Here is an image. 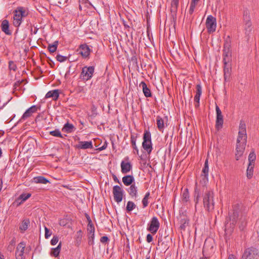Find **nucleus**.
I'll return each instance as SVG.
<instances>
[{"mask_svg":"<svg viewBox=\"0 0 259 259\" xmlns=\"http://www.w3.org/2000/svg\"><path fill=\"white\" fill-rule=\"evenodd\" d=\"M179 0H171V12H176L177 11L179 5Z\"/></svg>","mask_w":259,"mask_h":259,"instance_id":"4c0bfd02","label":"nucleus"},{"mask_svg":"<svg viewBox=\"0 0 259 259\" xmlns=\"http://www.w3.org/2000/svg\"><path fill=\"white\" fill-rule=\"evenodd\" d=\"M42 113H39L37 116L36 117V118H35V120L37 121V120H40V118H42Z\"/></svg>","mask_w":259,"mask_h":259,"instance_id":"052dcab7","label":"nucleus"},{"mask_svg":"<svg viewBox=\"0 0 259 259\" xmlns=\"http://www.w3.org/2000/svg\"><path fill=\"white\" fill-rule=\"evenodd\" d=\"M9 68L11 70H13L15 71L17 69V67L14 61H10L9 62Z\"/></svg>","mask_w":259,"mask_h":259,"instance_id":"de8ad7c7","label":"nucleus"},{"mask_svg":"<svg viewBox=\"0 0 259 259\" xmlns=\"http://www.w3.org/2000/svg\"><path fill=\"white\" fill-rule=\"evenodd\" d=\"M15 240L14 239H13L10 242V245L12 246H14L15 245Z\"/></svg>","mask_w":259,"mask_h":259,"instance_id":"680f3d73","label":"nucleus"},{"mask_svg":"<svg viewBox=\"0 0 259 259\" xmlns=\"http://www.w3.org/2000/svg\"><path fill=\"white\" fill-rule=\"evenodd\" d=\"M88 240H94L95 234L88 233Z\"/></svg>","mask_w":259,"mask_h":259,"instance_id":"bf43d9fd","label":"nucleus"},{"mask_svg":"<svg viewBox=\"0 0 259 259\" xmlns=\"http://www.w3.org/2000/svg\"><path fill=\"white\" fill-rule=\"evenodd\" d=\"M196 93L194 97L195 102H199L200 101V98L202 94V87L200 84H198L196 86Z\"/></svg>","mask_w":259,"mask_h":259,"instance_id":"bb28decb","label":"nucleus"},{"mask_svg":"<svg viewBox=\"0 0 259 259\" xmlns=\"http://www.w3.org/2000/svg\"><path fill=\"white\" fill-rule=\"evenodd\" d=\"M56 59L58 61H59L60 62H63L67 60V57L66 56L61 55H58L56 56Z\"/></svg>","mask_w":259,"mask_h":259,"instance_id":"8fccbe9b","label":"nucleus"},{"mask_svg":"<svg viewBox=\"0 0 259 259\" xmlns=\"http://www.w3.org/2000/svg\"><path fill=\"white\" fill-rule=\"evenodd\" d=\"M50 134L54 137L62 138L61 133L59 130L51 131Z\"/></svg>","mask_w":259,"mask_h":259,"instance_id":"49530a36","label":"nucleus"},{"mask_svg":"<svg viewBox=\"0 0 259 259\" xmlns=\"http://www.w3.org/2000/svg\"><path fill=\"white\" fill-rule=\"evenodd\" d=\"M14 13L13 24L15 27H18L22 23V17L19 14L15 13V10Z\"/></svg>","mask_w":259,"mask_h":259,"instance_id":"5701e85b","label":"nucleus"},{"mask_svg":"<svg viewBox=\"0 0 259 259\" xmlns=\"http://www.w3.org/2000/svg\"><path fill=\"white\" fill-rule=\"evenodd\" d=\"M58 45V41H55L52 45L49 44L48 47V49L51 53H54L56 51Z\"/></svg>","mask_w":259,"mask_h":259,"instance_id":"f704fd0d","label":"nucleus"},{"mask_svg":"<svg viewBox=\"0 0 259 259\" xmlns=\"http://www.w3.org/2000/svg\"><path fill=\"white\" fill-rule=\"evenodd\" d=\"M215 110L217 112V119H216V122H215V128L219 130L220 129L222 128L223 127V123H224V119H223V116L222 115L221 110H220L219 106L216 105L215 106Z\"/></svg>","mask_w":259,"mask_h":259,"instance_id":"9d476101","label":"nucleus"},{"mask_svg":"<svg viewBox=\"0 0 259 259\" xmlns=\"http://www.w3.org/2000/svg\"><path fill=\"white\" fill-rule=\"evenodd\" d=\"M142 204L143 207L145 208L148 206V199H146V198H143L142 199Z\"/></svg>","mask_w":259,"mask_h":259,"instance_id":"5fc2aeb1","label":"nucleus"},{"mask_svg":"<svg viewBox=\"0 0 259 259\" xmlns=\"http://www.w3.org/2000/svg\"><path fill=\"white\" fill-rule=\"evenodd\" d=\"M140 86H142L143 92L146 97H151V93L150 89L147 87L146 83L144 81H142L140 84Z\"/></svg>","mask_w":259,"mask_h":259,"instance_id":"393cba45","label":"nucleus"},{"mask_svg":"<svg viewBox=\"0 0 259 259\" xmlns=\"http://www.w3.org/2000/svg\"><path fill=\"white\" fill-rule=\"evenodd\" d=\"M82 238V234L81 230L77 232L75 238V243L77 246H79L81 242Z\"/></svg>","mask_w":259,"mask_h":259,"instance_id":"e433bc0d","label":"nucleus"},{"mask_svg":"<svg viewBox=\"0 0 259 259\" xmlns=\"http://www.w3.org/2000/svg\"><path fill=\"white\" fill-rule=\"evenodd\" d=\"M88 220L89 221V223L87 226V230L88 233L94 234L95 233V227L93 223H92V221L90 219V217L88 216Z\"/></svg>","mask_w":259,"mask_h":259,"instance_id":"c9c22d12","label":"nucleus"},{"mask_svg":"<svg viewBox=\"0 0 259 259\" xmlns=\"http://www.w3.org/2000/svg\"><path fill=\"white\" fill-rule=\"evenodd\" d=\"M34 182L35 183H40L46 184L49 182V180L42 176H39L34 178Z\"/></svg>","mask_w":259,"mask_h":259,"instance_id":"473e14b6","label":"nucleus"},{"mask_svg":"<svg viewBox=\"0 0 259 259\" xmlns=\"http://www.w3.org/2000/svg\"><path fill=\"white\" fill-rule=\"evenodd\" d=\"M153 240V237L150 234H148L146 237V241L147 242L150 243Z\"/></svg>","mask_w":259,"mask_h":259,"instance_id":"13d9d810","label":"nucleus"},{"mask_svg":"<svg viewBox=\"0 0 259 259\" xmlns=\"http://www.w3.org/2000/svg\"><path fill=\"white\" fill-rule=\"evenodd\" d=\"M205 25L209 33L214 32L217 27L216 18L212 15L208 16L206 20Z\"/></svg>","mask_w":259,"mask_h":259,"instance_id":"20e7f679","label":"nucleus"},{"mask_svg":"<svg viewBox=\"0 0 259 259\" xmlns=\"http://www.w3.org/2000/svg\"><path fill=\"white\" fill-rule=\"evenodd\" d=\"M256 159V155L254 151H252L250 153L248 156L249 164H254Z\"/></svg>","mask_w":259,"mask_h":259,"instance_id":"a19ab883","label":"nucleus"},{"mask_svg":"<svg viewBox=\"0 0 259 259\" xmlns=\"http://www.w3.org/2000/svg\"><path fill=\"white\" fill-rule=\"evenodd\" d=\"M224 63V79L227 81L229 79L231 71H232V65L231 62H223Z\"/></svg>","mask_w":259,"mask_h":259,"instance_id":"4468645a","label":"nucleus"},{"mask_svg":"<svg viewBox=\"0 0 259 259\" xmlns=\"http://www.w3.org/2000/svg\"><path fill=\"white\" fill-rule=\"evenodd\" d=\"M196 5L197 4H196L195 3L191 2L190 6V9H189V13L190 15H192L193 13V12L194 11V9H195V7H196Z\"/></svg>","mask_w":259,"mask_h":259,"instance_id":"3c124183","label":"nucleus"},{"mask_svg":"<svg viewBox=\"0 0 259 259\" xmlns=\"http://www.w3.org/2000/svg\"><path fill=\"white\" fill-rule=\"evenodd\" d=\"M58 242V237L57 236H54L51 241V243L52 245H56Z\"/></svg>","mask_w":259,"mask_h":259,"instance_id":"603ef678","label":"nucleus"},{"mask_svg":"<svg viewBox=\"0 0 259 259\" xmlns=\"http://www.w3.org/2000/svg\"><path fill=\"white\" fill-rule=\"evenodd\" d=\"M29 224V220H25L23 221L21 226L19 227L20 230L22 231H26L28 225Z\"/></svg>","mask_w":259,"mask_h":259,"instance_id":"79ce46f5","label":"nucleus"},{"mask_svg":"<svg viewBox=\"0 0 259 259\" xmlns=\"http://www.w3.org/2000/svg\"><path fill=\"white\" fill-rule=\"evenodd\" d=\"M79 54L84 58H87L89 57L91 53V49L85 44L80 45L79 47Z\"/></svg>","mask_w":259,"mask_h":259,"instance_id":"ddd939ff","label":"nucleus"},{"mask_svg":"<svg viewBox=\"0 0 259 259\" xmlns=\"http://www.w3.org/2000/svg\"><path fill=\"white\" fill-rule=\"evenodd\" d=\"M113 180L115 182H117L118 183H120V182L119 181V180L118 179V178L116 177V176L114 175L113 177Z\"/></svg>","mask_w":259,"mask_h":259,"instance_id":"69168bd1","label":"nucleus"},{"mask_svg":"<svg viewBox=\"0 0 259 259\" xmlns=\"http://www.w3.org/2000/svg\"><path fill=\"white\" fill-rule=\"evenodd\" d=\"M59 96V92L58 90H54L48 92L45 96L46 98H52L54 100L58 99Z\"/></svg>","mask_w":259,"mask_h":259,"instance_id":"412c9836","label":"nucleus"},{"mask_svg":"<svg viewBox=\"0 0 259 259\" xmlns=\"http://www.w3.org/2000/svg\"><path fill=\"white\" fill-rule=\"evenodd\" d=\"M243 19L244 21V28L245 33L249 34L251 30V22L250 19L249 13L247 10H245L243 12Z\"/></svg>","mask_w":259,"mask_h":259,"instance_id":"0eeeda50","label":"nucleus"},{"mask_svg":"<svg viewBox=\"0 0 259 259\" xmlns=\"http://www.w3.org/2000/svg\"><path fill=\"white\" fill-rule=\"evenodd\" d=\"M247 143V134L246 124L243 121H240L239 132L237 139L235 158L239 160L243 155Z\"/></svg>","mask_w":259,"mask_h":259,"instance_id":"f257e3e1","label":"nucleus"},{"mask_svg":"<svg viewBox=\"0 0 259 259\" xmlns=\"http://www.w3.org/2000/svg\"><path fill=\"white\" fill-rule=\"evenodd\" d=\"M94 67L85 66L82 68V71L81 72V77L84 80H88L91 78L93 73L94 72Z\"/></svg>","mask_w":259,"mask_h":259,"instance_id":"423d86ee","label":"nucleus"},{"mask_svg":"<svg viewBox=\"0 0 259 259\" xmlns=\"http://www.w3.org/2000/svg\"><path fill=\"white\" fill-rule=\"evenodd\" d=\"M94 243V240H88V244L90 245H93Z\"/></svg>","mask_w":259,"mask_h":259,"instance_id":"0e129e2a","label":"nucleus"},{"mask_svg":"<svg viewBox=\"0 0 259 259\" xmlns=\"http://www.w3.org/2000/svg\"><path fill=\"white\" fill-rule=\"evenodd\" d=\"M136 207L135 204L131 201H129L127 203L126 209L127 211H131Z\"/></svg>","mask_w":259,"mask_h":259,"instance_id":"a18cd8bd","label":"nucleus"},{"mask_svg":"<svg viewBox=\"0 0 259 259\" xmlns=\"http://www.w3.org/2000/svg\"><path fill=\"white\" fill-rule=\"evenodd\" d=\"M108 240V238L105 236L102 237L100 239V241L103 243L107 242Z\"/></svg>","mask_w":259,"mask_h":259,"instance_id":"4d7b16f0","label":"nucleus"},{"mask_svg":"<svg viewBox=\"0 0 259 259\" xmlns=\"http://www.w3.org/2000/svg\"><path fill=\"white\" fill-rule=\"evenodd\" d=\"M209 167H208V161L206 159L204 162V167L202 170V175L208 176Z\"/></svg>","mask_w":259,"mask_h":259,"instance_id":"ea45409f","label":"nucleus"},{"mask_svg":"<svg viewBox=\"0 0 259 259\" xmlns=\"http://www.w3.org/2000/svg\"><path fill=\"white\" fill-rule=\"evenodd\" d=\"M45 237H46V238H48L52 235V233L50 231V230L48 228H47V227H45Z\"/></svg>","mask_w":259,"mask_h":259,"instance_id":"864d4df0","label":"nucleus"},{"mask_svg":"<svg viewBox=\"0 0 259 259\" xmlns=\"http://www.w3.org/2000/svg\"><path fill=\"white\" fill-rule=\"evenodd\" d=\"M213 251V246L210 243L209 241L207 240L205 241L203 247V254L207 253L209 251L210 253Z\"/></svg>","mask_w":259,"mask_h":259,"instance_id":"6ab92c4d","label":"nucleus"},{"mask_svg":"<svg viewBox=\"0 0 259 259\" xmlns=\"http://www.w3.org/2000/svg\"><path fill=\"white\" fill-rule=\"evenodd\" d=\"M113 194L114 200L117 203L120 202L122 200L123 190L120 186L115 185L113 188Z\"/></svg>","mask_w":259,"mask_h":259,"instance_id":"6e6552de","label":"nucleus"},{"mask_svg":"<svg viewBox=\"0 0 259 259\" xmlns=\"http://www.w3.org/2000/svg\"><path fill=\"white\" fill-rule=\"evenodd\" d=\"M156 122L158 129L159 131L162 132L164 128V120L160 116H157Z\"/></svg>","mask_w":259,"mask_h":259,"instance_id":"cd10ccee","label":"nucleus"},{"mask_svg":"<svg viewBox=\"0 0 259 259\" xmlns=\"http://www.w3.org/2000/svg\"><path fill=\"white\" fill-rule=\"evenodd\" d=\"M203 206L205 210L211 212L214 208V192L212 190H208L203 195Z\"/></svg>","mask_w":259,"mask_h":259,"instance_id":"f03ea898","label":"nucleus"},{"mask_svg":"<svg viewBox=\"0 0 259 259\" xmlns=\"http://www.w3.org/2000/svg\"><path fill=\"white\" fill-rule=\"evenodd\" d=\"M30 196V193H23L19 196V199H21L23 201H24L28 199Z\"/></svg>","mask_w":259,"mask_h":259,"instance_id":"09e8293b","label":"nucleus"},{"mask_svg":"<svg viewBox=\"0 0 259 259\" xmlns=\"http://www.w3.org/2000/svg\"><path fill=\"white\" fill-rule=\"evenodd\" d=\"M129 195L132 197H137L138 196V188L135 184H132L127 190Z\"/></svg>","mask_w":259,"mask_h":259,"instance_id":"4be33fe9","label":"nucleus"},{"mask_svg":"<svg viewBox=\"0 0 259 259\" xmlns=\"http://www.w3.org/2000/svg\"><path fill=\"white\" fill-rule=\"evenodd\" d=\"M137 137V134H132L131 135V142L133 148L136 151L137 154H139V150L136 146V140Z\"/></svg>","mask_w":259,"mask_h":259,"instance_id":"b1692460","label":"nucleus"},{"mask_svg":"<svg viewBox=\"0 0 259 259\" xmlns=\"http://www.w3.org/2000/svg\"><path fill=\"white\" fill-rule=\"evenodd\" d=\"M200 195V191L198 188L197 183H196L195 188L194 190V201L195 203V207H196L197 204L199 202V198Z\"/></svg>","mask_w":259,"mask_h":259,"instance_id":"c85d7f7f","label":"nucleus"},{"mask_svg":"<svg viewBox=\"0 0 259 259\" xmlns=\"http://www.w3.org/2000/svg\"><path fill=\"white\" fill-rule=\"evenodd\" d=\"M142 147L149 154L152 151V144L151 142V135L149 131H145L144 132Z\"/></svg>","mask_w":259,"mask_h":259,"instance_id":"7ed1b4c3","label":"nucleus"},{"mask_svg":"<svg viewBox=\"0 0 259 259\" xmlns=\"http://www.w3.org/2000/svg\"><path fill=\"white\" fill-rule=\"evenodd\" d=\"M257 250L254 248H248L246 249L243 255L242 259H256Z\"/></svg>","mask_w":259,"mask_h":259,"instance_id":"1a4fd4ad","label":"nucleus"},{"mask_svg":"<svg viewBox=\"0 0 259 259\" xmlns=\"http://www.w3.org/2000/svg\"><path fill=\"white\" fill-rule=\"evenodd\" d=\"M77 148L80 149H92L93 148L92 141H80L77 145Z\"/></svg>","mask_w":259,"mask_h":259,"instance_id":"f3484780","label":"nucleus"},{"mask_svg":"<svg viewBox=\"0 0 259 259\" xmlns=\"http://www.w3.org/2000/svg\"><path fill=\"white\" fill-rule=\"evenodd\" d=\"M132 168V165L129 162V158L126 157L121 162V170L123 174H126L131 171Z\"/></svg>","mask_w":259,"mask_h":259,"instance_id":"9b49d317","label":"nucleus"},{"mask_svg":"<svg viewBox=\"0 0 259 259\" xmlns=\"http://www.w3.org/2000/svg\"><path fill=\"white\" fill-rule=\"evenodd\" d=\"M160 227V223L156 217H153L148 224L147 230L152 234L156 233Z\"/></svg>","mask_w":259,"mask_h":259,"instance_id":"39448f33","label":"nucleus"},{"mask_svg":"<svg viewBox=\"0 0 259 259\" xmlns=\"http://www.w3.org/2000/svg\"><path fill=\"white\" fill-rule=\"evenodd\" d=\"M75 129L74 126L72 124L69 123L68 122H67L64 125L62 131H64L65 132L70 133L72 132Z\"/></svg>","mask_w":259,"mask_h":259,"instance_id":"c756f323","label":"nucleus"},{"mask_svg":"<svg viewBox=\"0 0 259 259\" xmlns=\"http://www.w3.org/2000/svg\"><path fill=\"white\" fill-rule=\"evenodd\" d=\"M2 30L7 35H11V32L9 30V23L7 20H4L2 21L1 24Z\"/></svg>","mask_w":259,"mask_h":259,"instance_id":"aec40b11","label":"nucleus"},{"mask_svg":"<svg viewBox=\"0 0 259 259\" xmlns=\"http://www.w3.org/2000/svg\"><path fill=\"white\" fill-rule=\"evenodd\" d=\"M228 259H236L235 258V257L234 256V255L233 254H230L228 256Z\"/></svg>","mask_w":259,"mask_h":259,"instance_id":"774afa93","label":"nucleus"},{"mask_svg":"<svg viewBox=\"0 0 259 259\" xmlns=\"http://www.w3.org/2000/svg\"><path fill=\"white\" fill-rule=\"evenodd\" d=\"M15 13L19 14L22 17H25L27 16L28 12L26 11V9L22 7H19L15 10Z\"/></svg>","mask_w":259,"mask_h":259,"instance_id":"7c9ffc66","label":"nucleus"},{"mask_svg":"<svg viewBox=\"0 0 259 259\" xmlns=\"http://www.w3.org/2000/svg\"><path fill=\"white\" fill-rule=\"evenodd\" d=\"M14 248V246H12L10 245H9V246H8V249L10 251H12L13 250Z\"/></svg>","mask_w":259,"mask_h":259,"instance_id":"338daca9","label":"nucleus"},{"mask_svg":"<svg viewBox=\"0 0 259 259\" xmlns=\"http://www.w3.org/2000/svg\"><path fill=\"white\" fill-rule=\"evenodd\" d=\"M134 178L133 176L127 175L122 178V182L125 186H130L133 184Z\"/></svg>","mask_w":259,"mask_h":259,"instance_id":"a878e982","label":"nucleus"},{"mask_svg":"<svg viewBox=\"0 0 259 259\" xmlns=\"http://www.w3.org/2000/svg\"><path fill=\"white\" fill-rule=\"evenodd\" d=\"M25 246L26 244L24 242H21L18 244L15 252L16 259H23Z\"/></svg>","mask_w":259,"mask_h":259,"instance_id":"f8f14e48","label":"nucleus"},{"mask_svg":"<svg viewBox=\"0 0 259 259\" xmlns=\"http://www.w3.org/2000/svg\"><path fill=\"white\" fill-rule=\"evenodd\" d=\"M183 201L187 202L189 200V194L188 189H186L182 194Z\"/></svg>","mask_w":259,"mask_h":259,"instance_id":"c03bdc74","label":"nucleus"},{"mask_svg":"<svg viewBox=\"0 0 259 259\" xmlns=\"http://www.w3.org/2000/svg\"><path fill=\"white\" fill-rule=\"evenodd\" d=\"M223 62H231L232 51L231 50H223Z\"/></svg>","mask_w":259,"mask_h":259,"instance_id":"a211bd4d","label":"nucleus"},{"mask_svg":"<svg viewBox=\"0 0 259 259\" xmlns=\"http://www.w3.org/2000/svg\"><path fill=\"white\" fill-rule=\"evenodd\" d=\"M22 81H17V82H16L14 85V87L15 89H16L17 87L20 84V83H21Z\"/></svg>","mask_w":259,"mask_h":259,"instance_id":"e2e57ef3","label":"nucleus"},{"mask_svg":"<svg viewBox=\"0 0 259 259\" xmlns=\"http://www.w3.org/2000/svg\"><path fill=\"white\" fill-rule=\"evenodd\" d=\"M61 248V243L60 242V243L58 244L57 247L52 248V251L51 252V255H54L56 257L58 256L59 255V253L60 252Z\"/></svg>","mask_w":259,"mask_h":259,"instance_id":"72a5a7b5","label":"nucleus"},{"mask_svg":"<svg viewBox=\"0 0 259 259\" xmlns=\"http://www.w3.org/2000/svg\"><path fill=\"white\" fill-rule=\"evenodd\" d=\"M254 166V164H248L246 170V176L249 179H251L252 177Z\"/></svg>","mask_w":259,"mask_h":259,"instance_id":"2f4dec72","label":"nucleus"},{"mask_svg":"<svg viewBox=\"0 0 259 259\" xmlns=\"http://www.w3.org/2000/svg\"><path fill=\"white\" fill-rule=\"evenodd\" d=\"M189 219L186 216H181L180 220V229L181 230V233L182 231H185L186 227L189 225Z\"/></svg>","mask_w":259,"mask_h":259,"instance_id":"dca6fc26","label":"nucleus"},{"mask_svg":"<svg viewBox=\"0 0 259 259\" xmlns=\"http://www.w3.org/2000/svg\"><path fill=\"white\" fill-rule=\"evenodd\" d=\"M107 143L106 142H105L104 143L102 147H99L98 149H97V150H98L99 151H102L103 150H105L107 148Z\"/></svg>","mask_w":259,"mask_h":259,"instance_id":"6e6d98bb","label":"nucleus"},{"mask_svg":"<svg viewBox=\"0 0 259 259\" xmlns=\"http://www.w3.org/2000/svg\"><path fill=\"white\" fill-rule=\"evenodd\" d=\"M223 50H231V40L229 36L225 40Z\"/></svg>","mask_w":259,"mask_h":259,"instance_id":"37998d69","label":"nucleus"},{"mask_svg":"<svg viewBox=\"0 0 259 259\" xmlns=\"http://www.w3.org/2000/svg\"><path fill=\"white\" fill-rule=\"evenodd\" d=\"M208 176H205L201 174L200 176V184L202 186V187H205L207 183L208 182Z\"/></svg>","mask_w":259,"mask_h":259,"instance_id":"58836bf2","label":"nucleus"},{"mask_svg":"<svg viewBox=\"0 0 259 259\" xmlns=\"http://www.w3.org/2000/svg\"><path fill=\"white\" fill-rule=\"evenodd\" d=\"M38 108H39V107H38L35 105L32 106L24 113L21 117V119L24 120L28 117H31L33 113L36 112L37 111Z\"/></svg>","mask_w":259,"mask_h":259,"instance_id":"2eb2a0df","label":"nucleus"}]
</instances>
